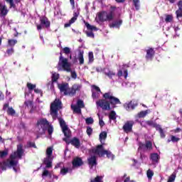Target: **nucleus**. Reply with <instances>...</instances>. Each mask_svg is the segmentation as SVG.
<instances>
[{"label":"nucleus","mask_w":182,"mask_h":182,"mask_svg":"<svg viewBox=\"0 0 182 182\" xmlns=\"http://www.w3.org/2000/svg\"><path fill=\"white\" fill-rule=\"evenodd\" d=\"M102 97L105 100L102 99L96 102L97 106H98V107H101L102 110H112L110 105H112L113 109L116 107V105H122V102H120V100L113 96V94L110 92H105L102 95Z\"/></svg>","instance_id":"obj_1"},{"label":"nucleus","mask_w":182,"mask_h":182,"mask_svg":"<svg viewBox=\"0 0 182 182\" xmlns=\"http://www.w3.org/2000/svg\"><path fill=\"white\" fill-rule=\"evenodd\" d=\"M60 126L62 129V132L65 136V138L63 139V141H65L66 144H72V146H74L76 149H79L80 147V140L77 139V137H74L72 139H70V136H72V132H70V129H69V127L66 124V122L63 119L58 118Z\"/></svg>","instance_id":"obj_2"},{"label":"nucleus","mask_w":182,"mask_h":182,"mask_svg":"<svg viewBox=\"0 0 182 182\" xmlns=\"http://www.w3.org/2000/svg\"><path fill=\"white\" fill-rule=\"evenodd\" d=\"M60 92L63 93L65 96H75L77 92L80 91V86L77 85H73L71 87H69L68 83H63L58 85Z\"/></svg>","instance_id":"obj_3"},{"label":"nucleus","mask_w":182,"mask_h":182,"mask_svg":"<svg viewBox=\"0 0 182 182\" xmlns=\"http://www.w3.org/2000/svg\"><path fill=\"white\" fill-rule=\"evenodd\" d=\"M115 6H110V11L109 13L107 11H101L97 14V19L100 22H110L114 19V11H116Z\"/></svg>","instance_id":"obj_4"},{"label":"nucleus","mask_w":182,"mask_h":182,"mask_svg":"<svg viewBox=\"0 0 182 182\" xmlns=\"http://www.w3.org/2000/svg\"><path fill=\"white\" fill-rule=\"evenodd\" d=\"M23 145L20 144L17 145V150L10 155V161L8 163L9 167H16L18 166V161H15L17 157L18 159H22L23 156Z\"/></svg>","instance_id":"obj_5"},{"label":"nucleus","mask_w":182,"mask_h":182,"mask_svg":"<svg viewBox=\"0 0 182 182\" xmlns=\"http://www.w3.org/2000/svg\"><path fill=\"white\" fill-rule=\"evenodd\" d=\"M58 65L62 66L63 69L66 72H71V77H73V79H76V77H77V74L76 73V72L72 71L69 60H68V58H63V56H62V53H60V55L59 58Z\"/></svg>","instance_id":"obj_6"},{"label":"nucleus","mask_w":182,"mask_h":182,"mask_svg":"<svg viewBox=\"0 0 182 182\" xmlns=\"http://www.w3.org/2000/svg\"><path fill=\"white\" fill-rule=\"evenodd\" d=\"M62 109V101L60 99H55L50 107V113L53 120H56L58 116V112Z\"/></svg>","instance_id":"obj_7"},{"label":"nucleus","mask_w":182,"mask_h":182,"mask_svg":"<svg viewBox=\"0 0 182 182\" xmlns=\"http://www.w3.org/2000/svg\"><path fill=\"white\" fill-rule=\"evenodd\" d=\"M138 151H151L153 150V142L151 141H146L145 144L143 142L139 141L138 143Z\"/></svg>","instance_id":"obj_8"},{"label":"nucleus","mask_w":182,"mask_h":182,"mask_svg":"<svg viewBox=\"0 0 182 182\" xmlns=\"http://www.w3.org/2000/svg\"><path fill=\"white\" fill-rule=\"evenodd\" d=\"M37 31H42L43 28L46 29L50 28V21L46 16L40 18V24H36Z\"/></svg>","instance_id":"obj_9"},{"label":"nucleus","mask_w":182,"mask_h":182,"mask_svg":"<svg viewBox=\"0 0 182 182\" xmlns=\"http://www.w3.org/2000/svg\"><path fill=\"white\" fill-rule=\"evenodd\" d=\"M49 126V121L46 119V118H42L38 119L36 123V127L39 129V130H42L41 133H45L46 129Z\"/></svg>","instance_id":"obj_10"},{"label":"nucleus","mask_w":182,"mask_h":182,"mask_svg":"<svg viewBox=\"0 0 182 182\" xmlns=\"http://www.w3.org/2000/svg\"><path fill=\"white\" fill-rule=\"evenodd\" d=\"M105 151V147L102 144L97 145L96 148L91 150L92 153L94 154H97L99 157H104Z\"/></svg>","instance_id":"obj_11"},{"label":"nucleus","mask_w":182,"mask_h":182,"mask_svg":"<svg viewBox=\"0 0 182 182\" xmlns=\"http://www.w3.org/2000/svg\"><path fill=\"white\" fill-rule=\"evenodd\" d=\"M2 110L6 112L8 116H15L16 114V111L14 109V107H9V103L4 104Z\"/></svg>","instance_id":"obj_12"},{"label":"nucleus","mask_w":182,"mask_h":182,"mask_svg":"<svg viewBox=\"0 0 182 182\" xmlns=\"http://www.w3.org/2000/svg\"><path fill=\"white\" fill-rule=\"evenodd\" d=\"M134 124V122L133 121H127L124 126L122 127V129L125 133H130L132 130H133V126Z\"/></svg>","instance_id":"obj_13"},{"label":"nucleus","mask_w":182,"mask_h":182,"mask_svg":"<svg viewBox=\"0 0 182 182\" xmlns=\"http://www.w3.org/2000/svg\"><path fill=\"white\" fill-rule=\"evenodd\" d=\"M146 54L145 58L146 60H153V58H154V55H156V51H154V48H149L146 50Z\"/></svg>","instance_id":"obj_14"},{"label":"nucleus","mask_w":182,"mask_h":182,"mask_svg":"<svg viewBox=\"0 0 182 182\" xmlns=\"http://www.w3.org/2000/svg\"><path fill=\"white\" fill-rule=\"evenodd\" d=\"M87 163L90 166V168H92L94 166H97V158L95 155L91 156L87 159Z\"/></svg>","instance_id":"obj_15"},{"label":"nucleus","mask_w":182,"mask_h":182,"mask_svg":"<svg viewBox=\"0 0 182 182\" xmlns=\"http://www.w3.org/2000/svg\"><path fill=\"white\" fill-rule=\"evenodd\" d=\"M53 159L52 157L46 156L44 158L43 163L46 165V168H52Z\"/></svg>","instance_id":"obj_16"},{"label":"nucleus","mask_w":182,"mask_h":182,"mask_svg":"<svg viewBox=\"0 0 182 182\" xmlns=\"http://www.w3.org/2000/svg\"><path fill=\"white\" fill-rule=\"evenodd\" d=\"M77 16H79V14L76 12L73 14V17L69 21L68 23H65L64 28H69L72 23H75L76 21H77Z\"/></svg>","instance_id":"obj_17"},{"label":"nucleus","mask_w":182,"mask_h":182,"mask_svg":"<svg viewBox=\"0 0 182 182\" xmlns=\"http://www.w3.org/2000/svg\"><path fill=\"white\" fill-rule=\"evenodd\" d=\"M0 12L1 16H6L8 15L9 10L8 9V7H6V5L3 4L2 3L0 4Z\"/></svg>","instance_id":"obj_18"},{"label":"nucleus","mask_w":182,"mask_h":182,"mask_svg":"<svg viewBox=\"0 0 182 182\" xmlns=\"http://www.w3.org/2000/svg\"><path fill=\"white\" fill-rule=\"evenodd\" d=\"M73 167H80V166H83V160L80 157H75L73 160Z\"/></svg>","instance_id":"obj_19"},{"label":"nucleus","mask_w":182,"mask_h":182,"mask_svg":"<svg viewBox=\"0 0 182 182\" xmlns=\"http://www.w3.org/2000/svg\"><path fill=\"white\" fill-rule=\"evenodd\" d=\"M136 106H137V105L134 104L133 101H131L128 103H125L124 105V107L126 109V110H134Z\"/></svg>","instance_id":"obj_20"},{"label":"nucleus","mask_w":182,"mask_h":182,"mask_svg":"<svg viewBox=\"0 0 182 182\" xmlns=\"http://www.w3.org/2000/svg\"><path fill=\"white\" fill-rule=\"evenodd\" d=\"M150 160H151L153 163H159V161L160 160V156L157 153L151 154Z\"/></svg>","instance_id":"obj_21"},{"label":"nucleus","mask_w":182,"mask_h":182,"mask_svg":"<svg viewBox=\"0 0 182 182\" xmlns=\"http://www.w3.org/2000/svg\"><path fill=\"white\" fill-rule=\"evenodd\" d=\"M122 23H123V20L119 19L112 22L109 24L110 28H120L122 26Z\"/></svg>","instance_id":"obj_22"},{"label":"nucleus","mask_w":182,"mask_h":182,"mask_svg":"<svg viewBox=\"0 0 182 182\" xmlns=\"http://www.w3.org/2000/svg\"><path fill=\"white\" fill-rule=\"evenodd\" d=\"M85 25L87 29V31H90V32H93V31L95 32H97V31H99V29L97 28V27L95 26H92L90 25L89 23L87 22H85Z\"/></svg>","instance_id":"obj_23"},{"label":"nucleus","mask_w":182,"mask_h":182,"mask_svg":"<svg viewBox=\"0 0 182 182\" xmlns=\"http://www.w3.org/2000/svg\"><path fill=\"white\" fill-rule=\"evenodd\" d=\"M25 106L30 109V113H33V102L31 100L25 101L24 102Z\"/></svg>","instance_id":"obj_24"},{"label":"nucleus","mask_w":182,"mask_h":182,"mask_svg":"<svg viewBox=\"0 0 182 182\" xmlns=\"http://www.w3.org/2000/svg\"><path fill=\"white\" fill-rule=\"evenodd\" d=\"M9 154V149H5L4 151H0V159H5Z\"/></svg>","instance_id":"obj_25"},{"label":"nucleus","mask_w":182,"mask_h":182,"mask_svg":"<svg viewBox=\"0 0 182 182\" xmlns=\"http://www.w3.org/2000/svg\"><path fill=\"white\" fill-rule=\"evenodd\" d=\"M83 51H80L78 53V60L80 62V65H83L85 63V58H83Z\"/></svg>","instance_id":"obj_26"},{"label":"nucleus","mask_w":182,"mask_h":182,"mask_svg":"<svg viewBox=\"0 0 182 182\" xmlns=\"http://www.w3.org/2000/svg\"><path fill=\"white\" fill-rule=\"evenodd\" d=\"M58 80H59V74H58L56 73H53V75L51 76L52 83H56V82H58Z\"/></svg>","instance_id":"obj_27"},{"label":"nucleus","mask_w":182,"mask_h":182,"mask_svg":"<svg viewBox=\"0 0 182 182\" xmlns=\"http://www.w3.org/2000/svg\"><path fill=\"white\" fill-rule=\"evenodd\" d=\"M16 43H18V41L14 40V39H9L7 48L9 46H10L11 48H14V46H15V45H16Z\"/></svg>","instance_id":"obj_28"},{"label":"nucleus","mask_w":182,"mask_h":182,"mask_svg":"<svg viewBox=\"0 0 182 182\" xmlns=\"http://www.w3.org/2000/svg\"><path fill=\"white\" fill-rule=\"evenodd\" d=\"M105 75L108 76L109 79H112L113 76H116V73L113 72L112 70H108L107 72L105 71Z\"/></svg>","instance_id":"obj_29"},{"label":"nucleus","mask_w":182,"mask_h":182,"mask_svg":"<svg viewBox=\"0 0 182 182\" xmlns=\"http://www.w3.org/2000/svg\"><path fill=\"white\" fill-rule=\"evenodd\" d=\"M132 2L136 11H139L140 9V0H132Z\"/></svg>","instance_id":"obj_30"},{"label":"nucleus","mask_w":182,"mask_h":182,"mask_svg":"<svg viewBox=\"0 0 182 182\" xmlns=\"http://www.w3.org/2000/svg\"><path fill=\"white\" fill-rule=\"evenodd\" d=\"M100 92H97V91H95V90H92V99H99L100 96Z\"/></svg>","instance_id":"obj_31"},{"label":"nucleus","mask_w":182,"mask_h":182,"mask_svg":"<svg viewBox=\"0 0 182 182\" xmlns=\"http://www.w3.org/2000/svg\"><path fill=\"white\" fill-rule=\"evenodd\" d=\"M103 176H97L95 178L90 179V182H103Z\"/></svg>","instance_id":"obj_32"},{"label":"nucleus","mask_w":182,"mask_h":182,"mask_svg":"<svg viewBox=\"0 0 182 182\" xmlns=\"http://www.w3.org/2000/svg\"><path fill=\"white\" fill-rule=\"evenodd\" d=\"M149 113V111L148 110H146V111H141L140 112L138 113V117L139 119H141L143 117H146V116H147Z\"/></svg>","instance_id":"obj_33"},{"label":"nucleus","mask_w":182,"mask_h":182,"mask_svg":"<svg viewBox=\"0 0 182 182\" xmlns=\"http://www.w3.org/2000/svg\"><path fill=\"white\" fill-rule=\"evenodd\" d=\"M71 108L73 109V110H74L75 113H77L78 114L82 113V109L80 107H77L76 105H71Z\"/></svg>","instance_id":"obj_34"},{"label":"nucleus","mask_w":182,"mask_h":182,"mask_svg":"<svg viewBox=\"0 0 182 182\" xmlns=\"http://www.w3.org/2000/svg\"><path fill=\"white\" fill-rule=\"evenodd\" d=\"M172 21H173V15L166 14L165 22H166V23H169L170 22H172Z\"/></svg>","instance_id":"obj_35"},{"label":"nucleus","mask_w":182,"mask_h":182,"mask_svg":"<svg viewBox=\"0 0 182 182\" xmlns=\"http://www.w3.org/2000/svg\"><path fill=\"white\" fill-rule=\"evenodd\" d=\"M53 153V149L52 147H48L46 149V157H52V154Z\"/></svg>","instance_id":"obj_36"},{"label":"nucleus","mask_w":182,"mask_h":182,"mask_svg":"<svg viewBox=\"0 0 182 182\" xmlns=\"http://www.w3.org/2000/svg\"><path fill=\"white\" fill-rule=\"evenodd\" d=\"M107 138V132H102L100 134V140H106Z\"/></svg>","instance_id":"obj_37"},{"label":"nucleus","mask_w":182,"mask_h":182,"mask_svg":"<svg viewBox=\"0 0 182 182\" xmlns=\"http://www.w3.org/2000/svg\"><path fill=\"white\" fill-rule=\"evenodd\" d=\"M109 120H116V112L111 111L109 114Z\"/></svg>","instance_id":"obj_38"},{"label":"nucleus","mask_w":182,"mask_h":182,"mask_svg":"<svg viewBox=\"0 0 182 182\" xmlns=\"http://www.w3.org/2000/svg\"><path fill=\"white\" fill-rule=\"evenodd\" d=\"M26 87H28V90H35V89H36V85H33L31 82H28Z\"/></svg>","instance_id":"obj_39"},{"label":"nucleus","mask_w":182,"mask_h":182,"mask_svg":"<svg viewBox=\"0 0 182 182\" xmlns=\"http://www.w3.org/2000/svg\"><path fill=\"white\" fill-rule=\"evenodd\" d=\"M68 173H69V168H65V166L63 167L60 170V174H62V176H66V174H68Z\"/></svg>","instance_id":"obj_40"},{"label":"nucleus","mask_w":182,"mask_h":182,"mask_svg":"<svg viewBox=\"0 0 182 182\" xmlns=\"http://www.w3.org/2000/svg\"><path fill=\"white\" fill-rule=\"evenodd\" d=\"M105 154L108 159H113V157L114 156L113 154H112V151L107 150H105V151H104V156Z\"/></svg>","instance_id":"obj_41"},{"label":"nucleus","mask_w":182,"mask_h":182,"mask_svg":"<svg viewBox=\"0 0 182 182\" xmlns=\"http://www.w3.org/2000/svg\"><path fill=\"white\" fill-rule=\"evenodd\" d=\"M15 50H14V47H11L6 50V55L7 56H12Z\"/></svg>","instance_id":"obj_42"},{"label":"nucleus","mask_w":182,"mask_h":182,"mask_svg":"<svg viewBox=\"0 0 182 182\" xmlns=\"http://www.w3.org/2000/svg\"><path fill=\"white\" fill-rule=\"evenodd\" d=\"M88 59H89V63H92L93 60H95V56L93 55V52H89L88 53Z\"/></svg>","instance_id":"obj_43"},{"label":"nucleus","mask_w":182,"mask_h":182,"mask_svg":"<svg viewBox=\"0 0 182 182\" xmlns=\"http://www.w3.org/2000/svg\"><path fill=\"white\" fill-rule=\"evenodd\" d=\"M77 107L81 108V109H83V107H85V103L83 102V100H78L77 101Z\"/></svg>","instance_id":"obj_44"},{"label":"nucleus","mask_w":182,"mask_h":182,"mask_svg":"<svg viewBox=\"0 0 182 182\" xmlns=\"http://www.w3.org/2000/svg\"><path fill=\"white\" fill-rule=\"evenodd\" d=\"M176 15L177 19H180V18H182V9H178V10H176Z\"/></svg>","instance_id":"obj_45"},{"label":"nucleus","mask_w":182,"mask_h":182,"mask_svg":"<svg viewBox=\"0 0 182 182\" xmlns=\"http://www.w3.org/2000/svg\"><path fill=\"white\" fill-rule=\"evenodd\" d=\"M146 176H147L148 178H152L153 176H154V172H153V171H151V169H149L146 171Z\"/></svg>","instance_id":"obj_46"},{"label":"nucleus","mask_w":182,"mask_h":182,"mask_svg":"<svg viewBox=\"0 0 182 182\" xmlns=\"http://www.w3.org/2000/svg\"><path fill=\"white\" fill-rule=\"evenodd\" d=\"M171 140L173 143H178V141H180V138L176 137L174 135H171Z\"/></svg>","instance_id":"obj_47"},{"label":"nucleus","mask_w":182,"mask_h":182,"mask_svg":"<svg viewBox=\"0 0 182 182\" xmlns=\"http://www.w3.org/2000/svg\"><path fill=\"white\" fill-rule=\"evenodd\" d=\"M85 34L87 35V38L95 39V33H93V31H85Z\"/></svg>","instance_id":"obj_48"},{"label":"nucleus","mask_w":182,"mask_h":182,"mask_svg":"<svg viewBox=\"0 0 182 182\" xmlns=\"http://www.w3.org/2000/svg\"><path fill=\"white\" fill-rule=\"evenodd\" d=\"M9 167V165L8 164V162L6 161H4L1 164V170H6V168Z\"/></svg>","instance_id":"obj_49"},{"label":"nucleus","mask_w":182,"mask_h":182,"mask_svg":"<svg viewBox=\"0 0 182 182\" xmlns=\"http://www.w3.org/2000/svg\"><path fill=\"white\" fill-rule=\"evenodd\" d=\"M48 176L52 177V175L49 173V171L44 169V171L42 173V177H48Z\"/></svg>","instance_id":"obj_50"},{"label":"nucleus","mask_w":182,"mask_h":182,"mask_svg":"<svg viewBox=\"0 0 182 182\" xmlns=\"http://www.w3.org/2000/svg\"><path fill=\"white\" fill-rule=\"evenodd\" d=\"M175 180H176V174L175 173H172L169 176L167 182H174Z\"/></svg>","instance_id":"obj_51"},{"label":"nucleus","mask_w":182,"mask_h":182,"mask_svg":"<svg viewBox=\"0 0 182 182\" xmlns=\"http://www.w3.org/2000/svg\"><path fill=\"white\" fill-rule=\"evenodd\" d=\"M93 118L92 117H88L85 119V123L86 124H93Z\"/></svg>","instance_id":"obj_52"},{"label":"nucleus","mask_w":182,"mask_h":182,"mask_svg":"<svg viewBox=\"0 0 182 182\" xmlns=\"http://www.w3.org/2000/svg\"><path fill=\"white\" fill-rule=\"evenodd\" d=\"M97 116L99 117V124L100 127H103V126H105V121H103V119L100 118V114H97Z\"/></svg>","instance_id":"obj_53"},{"label":"nucleus","mask_w":182,"mask_h":182,"mask_svg":"<svg viewBox=\"0 0 182 182\" xmlns=\"http://www.w3.org/2000/svg\"><path fill=\"white\" fill-rule=\"evenodd\" d=\"M154 128L156 129L157 132H160L163 130V128H161V126L160 124L155 123V125H154Z\"/></svg>","instance_id":"obj_54"},{"label":"nucleus","mask_w":182,"mask_h":182,"mask_svg":"<svg viewBox=\"0 0 182 182\" xmlns=\"http://www.w3.org/2000/svg\"><path fill=\"white\" fill-rule=\"evenodd\" d=\"M87 134L88 136H92V133H93V129L90 127H87Z\"/></svg>","instance_id":"obj_55"},{"label":"nucleus","mask_w":182,"mask_h":182,"mask_svg":"<svg viewBox=\"0 0 182 182\" xmlns=\"http://www.w3.org/2000/svg\"><path fill=\"white\" fill-rule=\"evenodd\" d=\"M63 52L65 55H69V53H70V48L69 47H65L63 49Z\"/></svg>","instance_id":"obj_56"},{"label":"nucleus","mask_w":182,"mask_h":182,"mask_svg":"<svg viewBox=\"0 0 182 182\" xmlns=\"http://www.w3.org/2000/svg\"><path fill=\"white\" fill-rule=\"evenodd\" d=\"M48 132L49 136L52 135V133H53V127L48 125Z\"/></svg>","instance_id":"obj_57"},{"label":"nucleus","mask_w":182,"mask_h":182,"mask_svg":"<svg viewBox=\"0 0 182 182\" xmlns=\"http://www.w3.org/2000/svg\"><path fill=\"white\" fill-rule=\"evenodd\" d=\"M146 124L148 126H151L152 127H154V125L156 124V123H154V122H153V120H149L146 122Z\"/></svg>","instance_id":"obj_58"},{"label":"nucleus","mask_w":182,"mask_h":182,"mask_svg":"<svg viewBox=\"0 0 182 182\" xmlns=\"http://www.w3.org/2000/svg\"><path fill=\"white\" fill-rule=\"evenodd\" d=\"M27 144H28V147H33V149H37L36 144H35V142L29 141V142H28Z\"/></svg>","instance_id":"obj_59"},{"label":"nucleus","mask_w":182,"mask_h":182,"mask_svg":"<svg viewBox=\"0 0 182 182\" xmlns=\"http://www.w3.org/2000/svg\"><path fill=\"white\" fill-rule=\"evenodd\" d=\"M92 89H93L92 90H95V92H102V90H100V88L97 85H92Z\"/></svg>","instance_id":"obj_60"},{"label":"nucleus","mask_w":182,"mask_h":182,"mask_svg":"<svg viewBox=\"0 0 182 182\" xmlns=\"http://www.w3.org/2000/svg\"><path fill=\"white\" fill-rule=\"evenodd\" d=\"M34 92L35 93H38L41 95V97H42V96H43V92H42V90H39V89H34Z\"/></svg>","instance_id":"obj_61"},{"label":"nucleus","mask_w":182,"mask_h":182,"mask_svg":"<svg viewBox=\"0 0 182 182\" xmlns=\"http://www.w3.org/2000/svg\"><path fill=\"white\" fill-rule=\"evenodd\" d=\"M159 134L161 139H164V137H166V134H164V131L163 129L159 131Z\"/></svg>","instance_id":"obj_62"},{"label":"nucleus","mask_w":182,"mask_h":182,"mask_svg":"<svg viewBox=\"0 0 182 182\" xmlns=\"http://www.w3.org/2000/svg\"><path fill=\"white\" fill-rule=\"evenodd\" d=\"M5 99V95H4V92L2 91H0V102L4 100Z\"/></svg>","instance_id":"obj_63"},{"label":"nucleus","mask_w":182,"mask_h":182,"mask_svg":"<svg viewBox=\"0 0 182 182\" xmlns=\"http://www.w3.org/2000/svg\"><path fill=\"white\" fill-rule=\"evenodd\" d=\"M178 9H182V0H180L178 2Z\"/></svg>","instance_id":"obj_64"}]
</instances>
